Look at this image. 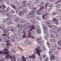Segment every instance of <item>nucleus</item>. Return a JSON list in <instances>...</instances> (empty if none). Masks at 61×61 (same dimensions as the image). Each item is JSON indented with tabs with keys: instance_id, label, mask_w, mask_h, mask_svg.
Here are the masks:
<instances>
[{
	"instance_id": "nucleus-1",
	"label": "nucleus",
	"mask_w": 61,
	"mask_h": 61,
	"mask_svg": "<svg viewBox=\"0 0 61 61\" xmlns=\"http://www.w3.org/2000/svg\"><path fill=\"white\" fill-rule=\"evenodd\" d=\"M45 7L44 6H42L41 7V8L40 9L36 11V13H37V15H41V14H43V13H44V11L43 10H41V9H44L45 8Z\"/></svg>"
},
{
	"instance_id": "nucleus-2",
	"label": "nucleus",
	"mask_w": 61,
	"mask_h": 61,
	"mask_svg": "<svg viewBox=\"0 0 61 61\" xmlns=\"http://www.w3.org/2000/svg\"><path fill=\"white\" fill-rule=\"evenodd\" d=\"M50 14L48 13H45L42 15V17L43 20H47L49 17L48 15L50 16Z\"/></svg>"
},
{
	"instance_id": "nucleus-3",
	"label": "nucleus",
	"mask_w": 61,
	"mask_h": 61,
	"mask_svg": "<svg viewBox=\"0 0 61 61\" xmlns=\"http://www.w3.org/2000/svg\"><path fill=\"white\" fill-rule=\"evenodd\" d=\"M26 25H27L28 26L27 28H31L29 30L30 31H31L32 30H33V29H35L36 28L35 27H34V26L33 25L32 26H30V24L29 23H26Z\"/></svg>"
},
{
	"instance_id": "nucleus-4",
	"label": "nucleus",
	"mask_w": 61,
	"mask_h": 61,
	"mask_svg": "<svg viewBox=\"0 0 61 61\" xmlns=\"http://www.w3.org/2000/svg\"><path fill=\"white\" fill-rule=\"evenodd\" d=\"M39 49H40V47H38L35 50L37 51L36 52L37 54H38L39 56H41L40 52H42L43 50L41 49L40 51H39Z\"/></svg>"
},
{
	"instance_id": "nucleus-5",
	"label": "nucleus",
	"mask_w": 61,
	"mask_h": 61,
	"mask_svg": "<svg viewBox=\"0 0 61 61\" xmlns=\"http://www.w3.org/2000/svg\"><path fill=\"white\" fill-rule=\"evenodd\" d=\"M34 13L33 12H30L29 13V15H27V18H30V17L32 16H34Z\"/></svg>"
},
{
	"instance_id": "nucleus-6",
	"label": "nucleus",
	"mask_w": 61,
	"mask_h": 61,
	"mask_svg": "<svg viewBox=\"0 0 61 61\" xmlns=\"http://www.w3.org/2000/svg\"><path fill=\"white\" fill-rule=\"evenodd\" d=\"M52 23V22L50 20H48L47 22L46 23V24L47 25L49 26V27H50V26H51L50 25Z\"/></svg>"
},
{
	"instance_id": "nucleus-7",
	"label": "nucleus",
	"mask_w": 61,
	"mask_h": 61,
	"mask_svg": "<svg viewBox=\"0 0 61 61\" xmlns=\"http://www.w3.org/2000/svg\"><path fill=\"white\" fill-rule=\"evenodd\" d=\"M6 37H5L4 38V40H6V41H5V42H6L7 43H8V44H9V45H10V44H9V43H11V42H12V41H10L9 40H7V39H6Z\"/></svg>"
},
{
	"instance_id": "nucleus-8",
	"label": "nucleus",
	"mask_w": 61,
	"mask_h": 61,
	"mask_svg": "<svg viewBox=\"0 0 61 61\" xmlns=\"http://www.w3.org/2000/svg\"><path fill=\"white\" fill-rule=\"evenodd\" d=\"M24 43L26 45H31V41H28V40H26L25 41V42H24Z\"/></svg>"
},
{
	"instance_id": "nucleus-9",
	"label": "nucleus",
	"mask_w": 61,
	"mask_h": 61,
	"mask_svg": "<svg viewBox=\"0 0 61 61\" xmlns=\"http://www.w3.org/2000/svg\"><path fill=\"white\" fill-rule=\"evenodd\" d=\"M50 28L51 29H52L53 30H56L57 29V26H54V27L53 26H50Z\"/></svg>"
},
{
	"instance_id": "nucleus-10",
	"label": "nucleus",
	"mask_w": 61,
	"mask_h": 61,
	"mask_svg": "<svg viewBox=\"0 0 61 61\" xmlns=\"http://www.w3.org/2000/svg\"><path fill=\"white\" fill-rule=\"evenodd\" d=\"M4 52L3 51H0V54H4V53H5L4 54V55H6L7 54H8V53H9V52L8 51L4 52Z\"/></svg>"
},
{
	"instance_id": "nucleus-11",
	"label": "nucleus",
	"mask_w": 61,
	"mask_h": 61,
	"mask_svg": "<svg viewBox=\"0 0 61 61\" xmlns=\"http://www.w3.org/2000/svg\"><path fill=\"white\" fill-rule=\"evenodd\" d=\"M42 26L43 27V29H47V25H46L43 24L42 25Z\"/></svg>"
},
{
	"instance_id": "nucleus-12",
	"label": "nucleus",
	"mask_w": 61,
	"mask_h": 61,
	"mask_svg": "<svg viewBox=\"0 0 61 61\" xmlns=\"http://www.w3.org/2000/svg\"><path fill=\"white\" fill-rule=\"evenodd\" d=\"M25 23V20L22 19L20 20L19 22V24H21V23Z\"/></svg>"
},
{
	"instance_id": "nucleus-13",
	"label": "nucleus",
	"mask_w": 61,
	"mask_h": 61,
	"mask_svg": "<svg viewBox=\"0 0 61 61\" xmlns=\"http://www.w3.org/2000/svg\"><path fill=\"white\" fill-rule=\"evenodd\" d=\"M22 10L23 12H24L25 13H27L28 12V9H26L25 10L24 9H22Z\"/></svg>"
},
{
	"instance_id": "nucleus-14",
	"label": "nucleus",
	"mask_w": 61,
	"mask_h": 61,
	"mask_svg": "<svg viewBox=\"0 0 61 61\" xmlns=\"http://www.w3.org/2000/svg\"><path fill=\"white\" fill-rule=\"evenodd\" d=\"M53 52V50L52 49H51L49 52V54L50 55H52V53Z\"/></svg>"
},
{
	"instance_id": "nucleus-15",
	"label": "nucleus",
	"mask_w": 61,
	"mask_h": 61,
	"mask_svg": "<svg viewBox=\"0 0 61 61\" xmlns=\"http://www.w3.org/2000/svg\"><path fill=\"white\" fill-rule=\"evenodd\" d=\"M36 31L38 34H41V30H40L39 29H37L36 30Z\"/></svg>"
},
{
	"instance_id": "nucleus-16",
	"label": "nucleus",
	"mask_w": 61,
	"mask_h": 61,
	"mask_svg": "<svg viewBox=\"0 0 61 61\" xmlns=\"http://www.w3.org/2000/svg\"><path fill=\"white\" fill-rule=\"evenodd\" d=\"M26 2V1H24L22 2V5L23 6L25 7V6H26V5H25V4Z\"/></svg>"
},
{
	"instance_id": "nucleus-17",
	"label": "nucleus",
	"mask_w": 61,
	"mask_h": 61,
	"mask_svg": "<svg viewBox=\"0 0 61 61\" xmlns=\"http://www.w3.org/2000/svg\"><path fill=\"white\" fill-rule=\"evenodd\" d=\"M27 5L28 6H29L30 8H32L33 7V5H30V3L28 4Z\"/></svg>"
},
{
	"instance_id": "nucleus-18",
	"label": "nucleus",
	"mask_w": 61,
	"mask_h": 61,
	"mask_svg": "<svg viewBox=\"0 0 61 61\" xmlns=\"http://www.w3.org/2000/svg\"><path fill=\"white\" fill-rule=\"evenodd\" d=\"M9 21V19L8 18L6 19L3 20V21L4 23H6V22H8Z\"/></svg>"
},
{
	"instance_id": "nucleus-19",
	"label": "nucleus",
	"mask_w": 61,
	"mask_h": 61,
	"mask_svg": "<svg viewBox=\"0 0 61 61\" xmlns=\"http://www.w3.org/2000/svg\"><path fill=\"white\" fill-rule=\"evenodd\" d=\"M12 56H9V54H8L6 55V56L5 57V58L6 59H8V58L9 57H10V58H11Z\"/></svg>"
},
{
	"instance_id": "nucleus-20",
	"label": "nucleus",
	"mask_w": 61,
	"mask_h": 61,
	"mask_svg": "<svg viewBox=\"0 0 61 61\" xmlns=\"http://www.w3.org/2000/svg\"><path fill=\"white\" fill-rule=\"evenodd\" d=\"M55 58V56H54L53 55L51 56V60H54Z\"/></svg>"
},
{
	"instance_id": "nucleus-21",
	"label": "nucleus",
	"mask_w": 61,
	"mask_h": 61,
	"mask_svg": "<svg viewBox=\"0 0 61 61\" xmlns=\"http://www.w3.org/2000/svg\"><path fill=\"white\" fill-rule=\"evenodd\" d=\"M11 15H12V14L10 12V11H9L6 14V15L8 16H10Z\"/></svg>"
},
{
	"instance_id": "nucleus-22",
	"label": "nucleus",
	"mask_w": 61,
	"mask_h": 61,
	"mask_svg": "<svg viewBox=\"0 0 61 61\" xmlns=\"http://www.w3.org/2000/svg\"><path fill=\"white\" fill-rule=\"evenodd\" d=\"M11 31H12V32H16V29L14 28H13L11 29Z\"/></svg>"
},
{
	"instance_id": "nucleus-23",
	"label": "nucleus",
	"mask_w": 61,
	"mask_h": 61,
	"mask_svg": "<svg viewBox=\"0 0 61 61\" xmlns=\"http://www.w3.org/2000/svg\"><path fill=\"white\" fill-rule=\"evenodd\" d=\"M17 26L18 28L19 29H22V25L19 24Z\"/></svg>"
},
{
	"instance_id": "nucleus-24",
	"label": "nucleus",
	"mask_w": 61,
	"mask_h": 61,
	"mask_svg": "<svg viewBox=\"0 0 61 61\" xmlns=\"http://www.w3.org/2000/svg\"><path fill=\"white\" fill-rule=\"evenodd\" d=\"M56 18L58 20H61V16L59 15L57 16L56 17Z\"/></svg>"
},
{
	"instance_id": "nucleus-25",
	"label": "nucleus",
	"mask_w": 61,
	"mask_h": 61,
	"mask_svg": "<svg viewBox=\"0 0 61 61\" xmlns=\"http://www.w3.org/2000/svg\"><path fill=\"white\" fill-rule=\"evenodd\" d=\"M32 57L30 56H29V58H35V54H34L32 55Z\"/></svg>"
},
{
	"instance_id": "nucleus-26",
	"label": "nucleus",
	"mask_w": 61,
	"mask_h": 61,
	"mask_svg": "<svg viewBox=\"0 0 61 61\" xmlns=\"http://www.w3.org/2000/svg\"><path fill=\"white\" fill-rule=\"evenodd\" d=\"M57 47V44L56 43H55L54 44V47L53 48L55 50Z\"/></svg>"
},
{
	"instance_id": "nucleus-27",
	"label": "nucleus",
	"mask_w": 61,
	"mask_h": 61,
	"mask_svg": "<svg viewBox=\"0 0 61 61\" xmlns=\"http://www.w3.org/2000/svg\"><path fill=\"white\" fill-rule=\"evenodd\" d=\"M22 58H21L20 60H21V61H25V58H24V57L22 56Z\"/></svg>"
},
{
	"instance_id": "nucleus-28",
	"label": "nucleus",
	"mask_w": 61,
	"mask_h": 61,
	"mask_svg": "<svg viewBox=\"0 0 61 61\" xmlns=\"http://www.w3.org/2000/svg\"><path fill=\"white\" fill-rule=\"evenodd\" d=\"M24 15V13L22 11H20L19 13V15L20 16L21 15Z\"/></svg>"
},
{
	"instance_id": "nucleus-29",
	"label": "nucleus",
	"mask_w": 61,
	"mask_h": 61,
	"mask_svg": "<svg viewBox=\"0 0 61 61\" xmlns=\"http://www.w3.org/2000/svg\"><path fill=\"white\" fill-rule=\"evenodd\" d=\"M3 46H6L7 45H9V44L8 43H7V44H6L5 43H3L2 44Z\"/></svg>"
},
{
	"instance_id": "nucleus-30",
	"label": "nucleus",
	"mask_w": 61,
	"mask_h": 61,
	"mask_svg": "<svg viewBox=\"0 0 61 61\" xmlns=\"http://www.w3.org/2000/svg\"><path fill=\"white\" fill-rule=\"evenodd\" d=\"M50 42H56V40L55 39H51L50 40Z\"/></svg>"
},
{
	"instance_id": "nucleus-31",
	"label": "nucleus",
	"mask_w": 61,
	"mask_h": 61,
	"mask_svg": "<svg viewBox=\"0 0 61 61\" xmlns=\"http://www.w3.org/2000/svg\"><path fill=\"white\" fill-rule=\"evenodd\" d=\"M2 15H5L6 14V11L5 10H3L2 12Z\"/></svg>"
},
{
	"instance_id": "nucleus-32",
	"label": "nucleus",
	"mask_w": 61,
	"mask_h": 61,
	"mask_svg": "<svg viewBox=\"0 0 61 61\" xmlns=\"http://www.w3.org/2000/svg\"><path fill=\"white\" fill-rule=\"evenodd\" d=\"M28 35L27 36L29 37V38H30V36H31L32 35V33L29 32V33L28 34Z\"/></svg>"
},
{
	"instance_id": "nucleus-33",
	"label": "nucleus",
	"mask_w": 61,
	"mask_h": 61,
	"mask_svg": "<svg viewBox=\"0 0 61 61\" xmlns=\"http://www.w3.org/2000/svg\"><path fill=\"white\" fill-rule=\"evenodd\" d=\"M61 3V0H59L58 1H57L55 4H60V3Z\"/></svg>"
},
{
	"instance_id": "nucleus-34",
	"label": "nucleus",
	"mask_w": 61,
	"mask_h": 61,
	"mask_svg": "<svg viewBox=\"0 0 61 61\" xmlns=\"http://www.w3.org/2000/svg\"><path fill=\"white\" fill-rule=\"evenodd\" d=\"M20 19V18L19 17H17L15 20V22H18V21Z\"/></svg>"
},
{
	"instance_id": "nucleus-35",
	"label": "nucleus",
	"mask_w": 61,
	"mask_h": 61,
	"mask_svg": "<svg viewBox=\"0 0 61 61\" xmlns=\"http://www.w3.org/2000/svg\"><path fill=\"white\" fill-rule=\"evenodd\" d=\"M38 43L39 45H41V44H42V41L41 40H40L39 41V42H38Z\"/></svg>"
},
{
	"instance_id": "nucleus-36",
	"label": "nucleus",
	"mask_w": 61,
	"mask_h": 61,
	"mask_svg": "<svg viewBox=\"0 0 61 61\" xmlns=\"http://www.w3.org/2000/svg\"><path fill=\"white\" fill-rule=\"evenodd\" d=\"M37 9V8H33L32 9V11H36Z\"/></svg>"
},
{
	"instance_id": "nucleus-37",
	"label": "nucleus",
	"mask_w": 61,
	"mask_h": 61,
	"mask_svg": "<svg viewBox=\"0 0 61 61\" xmlns=\"http://www.w3.org/2000/svg\"><path fill=\"white\" fill-rule=\"evenodd\" d=\"M50 36L53 38H56V37L52 34H51Z\"/></svg>"
},
{
	"instance_id": "nucleus-38",
	"label": "nucleus",
	"mask_w": 61,
	"mask_h": 61,
	"mask_svg": "<svg viewBox=\"0 0 61 61\" xmlns=\"http://www.w3.org/2000/svg\"><path fill=\"white\" fill-rule=\"evenodd\" d=\"M18 33L19 34H22V31L21 30H19L18 31Z\"/></svg>"
},
{
	"instance_id": "nucleus-39",
	"label": "nucleus",
	"mask_w": 61,
	"mask_h": 61,
	"mask_svg": "<svg viewBox=\"0 0 61 61\" xmlns=\"http://www.w3.org/2000/svg\"><path fill=\"white\" fill-rule=\"evenodd\" d=\"M52 4H51L50 3H49V4H48V7H50L52 8L53 7H52Z\"/></svg>"
},
{
	"instance_id": "nucleus-40",
	"label": "nucleus",
	"mask_w": 61,
	"mask_h": 61,
	"mask_svg": "<svg viewBox=\"0 0 61 61\" xmlns=\"http://www.w3.org/2000/svg\"><path fill=\"white\" fill-rule=\"evenodd\" d=\"M12 24V21H9L7 23V24L8 25H11Z\"/></svg>"
},
{
	"instance_id": "nucleus-41",
	"label": "nucleus",
	"mask_w": 61,
	"mask_h": 61,
	"mask_svg": "<svg viewBox=\"0 0 61 61\" xmlns=\"http://www.w3.org/2000/svg\"><path fill=\"white\" fill-rule=\"evenodd\" d=\"M7 29L8 30L11 31V30H12V29H11V27H9V28H7Z\"/></svg>"
},
{
	"instance_id": "nucleus-42",
	"label": "nucleus",
	"mask_w": 61,
	"mask_h": 61,
	"mask_svg": "<svg viewBox=\"0 0 61 61\" xmlns=\"http://www.w3.org/2000/svg\"><path fill=\"white\" fill-rule=\"evenodd\" d=\"M56 14V12H54L52 13V15H55Z\"/></svg>"
},
{
	"instance_id": "nucleus-43",
	"label": "nucleus",
	"mask_w": 61,
	"mask_h": 61,
	"mask_svg": "<svg viewBox=\"0 0 61 61\" xmlns=\"http://www.w3.org/2000/svg\"><path fill=\"white\" fill-rule=\"evenodd\" d=\"M44 29V32L46 34L47 33V30H46L47 29Z\"/></svg>"
},
{
	"instance_id": "nucleus-44",
	"label": "nucleus",
	"mask_w": 61,
	"mask_h": 61,
	"mask_svg": "<svg viewBox=\"0 0 61 61\" xmlns=\"http://www.w3.org/2000/svg\"><path fill=\"white\" fill-rule=\"evenodd\" d=\"M11 15L12 16V17L14 18H15V17H16L17 16L16 15Z\"/></svg>"
},
{
	"instance_id": "nucleus-45",
	"label": "nucleus",
	"mask_w": 61,
	"mask_h": 61,
	"mask_svg": "<svg viewBox=\"0 0 61 61\" xmlns=\"http://www.w3.org/2000/svg\"><path fill=\"white\" fill-rule=\"evenodd\" d=\"M4 8H1L0 9V12H2V11H4Z\"/></svg>"
},
{
	"instance_id": "nucleus-46",
	"label": "nucleus",
	"mask_w": 61,
	"mask_h": 61,
	"mask_svg": "<svg viewBox=\"0 0 61 61\" xmlns=\"http://www.w3.org/2000/svg\"><path fill=\"white\" fill-rule=\"evenodd\" d=\"M58 44L59 45H61V41H59L58 42Z\"/></svg>"
},
{
	"instance_id": "nucleus-47",
	"label": "nucleus",
	"mask_w": 61,
	"mask_h": 61,
	"mask_svg": "<svg viewBox=\"0 0 61 61\" xmlns=\"http://www.w3.org/2000/svg\"><path fill=\"white\" fill-rule=\"evenodd\" d=\"M53 33L55 35H57V32L55 31H54L53 32Z\"/></svg>"
},
{
	"instance_id": "nucleus-48",
	"label": "nucleus",
	"mask_w": 61,
	"mask_h": 61,
	"mask_svg": "<svg viewBox=\"0 0 61 61\" xmlns=\"http://www.w3.org/2000/svg\"><path fill=\"white\" fill-rule=\"evenodd\" d=\"M52 20L53 21H54V22H56L57 21V20L56 18H54L52 19Z\"/></svg>"
},
{
	"instance_id": "nucleus-49",
	"label": "nucleus",
	"mask_w": 61,
	"mask_h": 61,
	"mask_svg": "<svg viewBox=\"0 0 61 61\" xmlns=\"http://www.w3.org/2000/svg\"><path fill=\"white\" fill-rule=\"evenodd\" d=\"M54 54L55 55H56L58 54V53H57V51H54Z\"/></svg>"
},
{
	"instance_id": "nucleus-50",
	"label": "nucleus",
	"mask_w": 61,
	"mask_h": 61,
	"mask_svg": "<svg viewBox=\"0 0 61 61\" xmlns=\"http://www.w3.org/2000/svg\"><path fill=\"white\" fill-rule=\"evenodd\" d=\"M7 31L6 30H4V33L5 34H6V33H7Z\"/></svg>"
},
{
	"instance_id": "nucleus-51",
	"label": "nucleus",
	"mask_w": 61,
	"mask_h": 61,
	"mask_svg": "<svg viewBox=\"0 0 61 61\" xmlns=\"http://www.w3.org/2000/svg\"><path fill=\"white\" fill-rule=\"evenodd\" d=\"M57 31H58V32H60L61 31V29L59 28H58L57 29Z\"/></svg>"
},
{
	"instance_id": "nucleus-52",
	"label": "nucleus",
	"mask_w": 61,
	"mask_h": 61,
	"mask_svg": "<svg viewBox=\"0 0 61 61\" xmlns=\"http://www.w3.org/2000/svg\"><path fill=\"white\" fill-rule=\"evenodd\" d=\"M56 1V0H50L49 1H50L51 2H53Z\"/></svg>"
},
{
	"instance_id": "nucleus-53",
	"label": "nucleus",
	"mask_w": 61,
	"mask_h": 61,
	"mask_svg": "<svg viewBox=\"0 0 61 61\" xmlns=\"http://www.w3.org/2000/svg\"><path fill=\"white\" fill-rule=\"evenodd\" d=\"M36 40L37 41H38V42H39V41L40 40V39L39 38H37L36 39Z\"/></svg>"
},
{
	"instance_id": "nucleus-54",
	"label": "nucleus",
	"mask_w": 61,
	"mask_h": 61,
	"mask_svg": "<svg viewBox=\"0 0 61 61\" xmlns=\"http://www.w3.org/2000/svg\"><path fill=\"white\" fill-rule=\"evenodd\" d=\"M0 41H1V42H2V41H3V38H0Z\"/></svg>"
},
{
	"instance_id": "nucleus-55",
	"label": "nucleus",
	"mask_w": 61,
	"mask_h": 61,
	"mask_svg": "<svg viewBox=\"0 0 61 61\" xmlns=\"http://www.w3.org/2000/svg\"><path fill=\"white\" fill-rule=\"evenodd\" d=\"M41 48H43L44 47V45H41Z\"/></svg>"
},
{
	"instance_id": "nucleus-56",
	"label": "nucleus",
	"mask_w": 61,
	"mask_h": 61,
	"mask_svg": "<svg viewBox=\"0 0 61 61\" xmlns=\"http://www.w3.org/2000/svg\"><path fill=\"white\" fill-rule=\"evenodd\" d=\"M56 7L57 8H60V6L59 5H57L56 6Z\"/></svg>"
},
{
	"instance_id": "nucleus-57",
	"label": "nucleus",
	"mask_w": 61,
	"mask_h": 61,
	"mask_svg": "<svg viewBox=\"0 0 61 61\" xmlns=\"http://www.w3.org/2000/svg\"><path fill=\"white\" fill-rule=\"evenodd\" d=\"M3 31H4V30H5V28L4 27H3L1 29Z\"/></svg>"
},
{
	"instance_id": "nucleus-58",
	"label": "nucleus",
	"mask_w": 61,
	"mask_h": 61,
	"mask_svg": "<svg viewBox=\"0 0 61 61\" xmlns=\"http://www.w3.org/2000/svg\"><path fill=\"white\" fill-rule=\"evenodd\" d=\"M4 61V59L2 57L0 59V61Z\"/></svg>"
},
{
	"instance_id": "nucleus-59",
	"label": "nucleus",
	"mask_w": 61,
	"mask_h": 61,
	"mask_svg": "<svg viewBox=\"0 0 61 61\" xmlns=\"http://www.w3.org/2000/svg\"><path fill=\"white\" fill-rule=\"evenodd\" d=\"M22 27H25V24H22L21 25Z\"/></svg>"
},
{
	"instance_id": "nucleus-60",
	"label": "nucleus",
	"mask_w": 61,
	"mask_h": 61,
	"mask_svg": "<svg viewBox=\"0 0 61 61\" xmlns=\"http://www.w3.org/2000/svg\"><path fill=\"white\" fill-rule=\"evenodd\" d=\"M19 9H17L16 10V12L17 13V12H19Z\"/></svg>"
},
{
	"instance_id": "nucleus-61",
	"label": "nucleus",
	"mask_w": 61,
	"mask_h": 61,
	"mask_svg": "<svg viewBox=\"0 0 61 61\" xmlns=\"http://www.w3.org/2000/svg\"><path fill=\"white\" fill-rule=\"evenodd\" d=\"M49 59V58H48V57H47L46 58V61H48Z\"/></svg>"
},
{
	"instance_id": "nucleus-62",
	"label": "nucleus",
	"mask_w": 61,
	"mask_h": 61,
	"mask_svg": "<svg viewBox=\"0 0 61 61\" xmlns=\"http://www.w3.org/2000/svg\"><path fill=\"white\" fill-rule=\"evenodd\" d=\"M10 37H11V39H15V38L14 37V36H10Z\"/></svg>"
},
{
	"instance_id": "nucleus-63",
	"label": "nucleus",
	"mask_w": 61,
	"mask_h": 61,
	"mask_svg": "<svg viewBox=\"0 0 61 61\" xmlns=\"http://www.w3.org/2000/svg\"><path fill=\"white\" fill-rule=\"evenodd\" d=\"M36 19L37 20H39V17H36Z\"/></svg>"
},
{
	"instance_id": "nucleus-64",
	"label": "nucleus",
	"mask_w": 61,
	"mask_h": 61,
	"mask_svg": "<svg viewBox=\"0 0 61 61\" xmlns=\"http://www.w3.org/2000/svg\"><path fill=\"white\" fill-rule=\"evenodd\" d=\"M11 12L12 13H15V11L12 9L11 10Z\"/></svg>"
}]
</instances>
